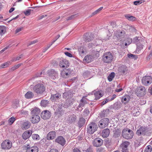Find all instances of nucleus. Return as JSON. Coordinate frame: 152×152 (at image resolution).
<instances>
[{
  "mask_svg": "<svg viewBox=\"0 0 152 152\" xmlns=\"http://www.w3.org/2000/svg\"><path fill=\"white\" fill-rule=\"evenodd\" d=\"M152 133V129L148 126H141L136 132L138 136H150Z\"/></svg>",
  "mask_w": 152,
  "mask_h": 152,
  "instance_id": "1",
  "label": "nucleus"
},
{
  "mask_svg": "<svg viewBox=\"0 0 152 152\" xmlns=\"http://www.w3.org/2000/svg\"><path fill=\"white\" fill-rule=\"evenodd\" d=\"M122 135L124 138L126 139H132L134 135L132 130L128 128L124 129L122 132Z\"/></svg>",
  "mask_w": 152,
  "mask_h": 152,
  "instance_id": "2",
  "label": "nucleus"
},
{
  "mask_svg": "<svg viewBox=\"0 0 152 152\" xmlns=\"http://www.w3.org/2000/svg\"><path fill=\"white\" fill-rule=\"evenodd\" d=\"M113 59V56L111 53L107 52L104 53L102 56L103 61L107 63H109L112 62Z\"/></svg>",
  "mask_w": 152,
  "mask_h": 152,
  "instance_id": "3",
  "label": "nucleus"
},
{
  "mask_svg": "<svg viewBox=\"0 0 152 152\" xmlns=\"http://www.w3.org/2000/svg\"><path fill=\"white\" fill-rule=\"evenodd\" d=\"M97 128V126L96 123H91L87 126V132L90 134H92L96 130Z\"/></svg>",
  "mask_w": 152,
  "mask_h": 152,
  "instance_id": "4",
  "label": "nucleus"
},
{
  "mask_svg": "<svg viewBox=\"0 0 152 152\" xmlns=\"http://www.w3.org/2000/svg\"><path fill=\"white\" fill-rule=\"evenodd\" d=\"M33 90L37 94H41L45 91V87L42 84L39 83L34 87Z\"/></svg>",
  "mask_w": 152,
  "mask_h": 152,
  "instance_id": "5",
  "label": "nucleus"
},
{
  "mask_svg": "<svg viewBox=\"0 0 152 152\" xmlns=\"http://www.w3.org/2000/svg\"><path fill=\"white\" fill-rule=\"evenodd\" d=\"M50 91L51 94L50 99L52 101H57L61 98V95L60 93H57L53 90H50Z\"/></svg>",
  "mask_w": 152,
  "mask_h": 152,
  "instance_id": "6",
  "label": "nucleus"
},
{
  "mask_svg": "<svg viewBox=\"0 0 152 152\" xmlns=\"http://www.w3.org/2000/svg\"><path fill=\"white\" fill-rule=\"evenodd\" d=\"M12 143L8 140H5L1 143V147L2 149L8 150L10 149L12 146Z\"/></svg>",
  "mask_w": 152,
  "mask_h": 152,
  "instance_id": "7",
  "label": "nucleus"
},
{
  "mask_svg": "<svg viewBox=\"0 0 152 152\" xmlns=\"http://www.w3.org/2000/svg\"><path fill=\"white\" fill-rule=\"evenodd\" d=\"M99 126L101 128H104L108 126L109 123V120L108 118H104L99 121Z\"/></svg>",
  "mask_w": 152,
  "mask_h": 152,
  "instance_id": "8",
  "label": "nucleus"
},
{
  "mask_svg": "<svg viewBox=\"0 0 152 152\" xmlns=\"http://www.w3.org/2000/svg\"><path fill=\"white\" fill-rule=\"evenodd\" d=\"M146 91V89L144 87L140 86L136 92V94L138 96L142 97L145 95Z\"/></svg>",
  "mask_w": 152,
  "mask_h": 152,
  "instance_id": "9",
  "label": "nucleus"
},
{
  "mask_svg": "<svg viewBox=\"0 0 152 152\" xmlns=\"http://www.w3.org/2000/svg\"><path fill=\"white\" fill-rule=\"evenodd\" d=\"M142 83L145 86H148L152 83V78L150 76H145L142 79Z\"/></svg>",
  "mask_w": 152,
  "mask_h": 152,
  "instance_id": "10",
  "label": "nucleus"
},
{
  "mask_svg": "<svg viewBox=\"0 0 152 152\" xmlns=\"http://www.w3.org/2000/svg\"><path fill=\"white\" fill-rule=\"evenodd\" d=\"M41 118L44 120L49 119L51 116V113L48 110H45L42 111L41 114Z\"/></svg>",
  "mask_w": 152,
  "mask_h": 152,
  "instance_id": "11",
  "label": "nucleus"
},
{
  "mask_svg": "<svg viewBox=\"0 0 152 152\" xmlns=\"http://www.w3.org/2000/svg\"><path fill=\"white\" fill-rule=\"evenodd\" d=\"M84 41L86 42H89L94 39V35L92 33H86L83 36Z\"/></svg>",
  "mask_w": 152,
  "mask_h": 152,
  "instance_id": "12",
  "label": "nucleus"
},
{
  "mask_svg": "<svg viewBox=\"0 0 152 152\" xmlns=\"http://www.w3.org/2000/svg\"><path fill=\"white\" fill-rule=\"evenodd\" d=\"M75 102V99L72 98H70L67 99L66 100L63 107L66 108H67L69 107H71L73 104Z\"/></svg>",
  "mask_w": 152,
  "mask_h": 152,
  "instance_id": "13",
  "label": "nucleus"
},
{
  "mask_svg": "<svg viewBox=\"0 0 152 152\" xmlns=\"http://www.w3.org/2000/svg\"><path fill=\"white\" fill-rule=\"evenodd\" d=\"M103 140L99 138L95 139L93 142V145L96 147H100L103 144Z\"/></svg>",
  "mask_w": 152,
  "mask_h": 152,
  "instance_id": "14",
  "label": "nucleus"
},
{
  "mask_svg": "<svg viewBox=\"0 0 152 152\" xmlns=\"http://www.w3.org/2000/svg\"><path fill=\"white\" fill-rule=\"evenodd\" d=\"M64 112L61 108L59 107L54 112V118L56 119H58L64 114Z\"/></svg>",
  "mask_w": 152,
  "mask_h": 152,
  "instance_id": "15",
  "label": "nucleus"
},
{
  "mask_svg": "<svg viewBox=\"0 0 152 152\" xmlns=\"http://www.w3.org/2000/svg\"><path fill=\"white\" fill-rule=\"evenodd\" d=\"M26 152H38V148L36 146L31 147L29 145H27L26 147Z\"/></svg>",
  "mask_w": 152,
  "mask_h": 152,
  "instance_id": "16",
  "label": "nucleus"
},
{
  "mask_svg": "<svg viewBox=\"0 0 152 152\" xmlns=\"http://www.w3.org/2000/svg\"><path fill=\"white\" fill-rule=\"evenodd\" d=\"M128 69L125 65H122L120 66L118 69V74L120 75H124L127 72Z\"/></svg>",
  "mask_w": 152,
  "mask_h": 152,
  "instance_id": "17",
  "label": "nucleus"
},
{
  "mask_svg": "<svg viewBox=\"0 0 152 152\" xmlns=\"http://www.w3.org/2000/svg\"><path fill=\"white\" fill-rule=\"evenodd\" d=\"M31 121L33 124L38 123L40 121V117L39 115H31Z\"/></svg>",
  "mask_w": 152,
  "mask_h": 152,
  "instance_id": "18",
  "label": "nucleus"
},
{
  "mask_svg": "<svg viewBox=\"0 0 152 152\" xmlns=\"http://www.w3.org/2000/svg\"><path fill=\"white\" fill-rule=\"evenodd\" d=\"M32 134V131H26L23 133L22 135V138L24 140H26L28 139L30 137L31 135Z\"/></svg>",
  "mask_w": 152,
  "mask_h": 152,
  "instance_id": "19",
  "label": "nucleus"
},
{
  "mask_svg": "<svg viewBox=\"0 0 152 152\" xmlns=\"http://www.w3.org/2000/svg\"><path fill=\"white\" fill-rule=\"evenodd\" d=\"M48 74L51 79H55L58 76V73L53 69L48 71Z\"/></svg>",
  "mask_w": 152,
  "mask_h": 152,
  "instance_id": "20",
  "label": "nucleus"
},
{
  "mask_svg": "<svg viewBox=\"0 0 152 152\" xmlns=\"http://www.w3.org/2000/svg\"><path fill=\"white\" fill-rule=\"evenodd\" d=\"M69 62L67 60L63 59L60 62L59 66L61 67L66 68L69 66Z\"/></svg>",
  "mask_w": 152,
  "mask_h": 152,
  "instance_id": "21",
  "label": "nucleus"
},
{
  "mask_svg": "<svg viewBox=\"0 0 152 152\" xmlns=\"http://www.w3.org/2000/svg\"><path fill=\"white\" fill-rule=\"evenodd\" d=\"M56 142L64 146L65 144L66 141L64 138L62 136L58 137L56 140Z\"/></svg>",
  "mask_w": 152,
  "mask_h": 152,
  "instance_id": "22",
  "label": "nucleus"
},
{
  "mask_svg": "<svg viewBox=\"0 0 152 152\" xmlns=\"http://www.w3.org/2000/svg\"><path fill=\"white\" fill-rule=\"evenodd\" d=\"M131 99L130 96L126 94L123 96L121 99V102L124 104L128 103Z\"/></svg>",
  "mask_w": 152,
  "mask_h": 152,
  "instance_id": "23",
  "label": "nucleus"
},
{
  "mask_svg": "<svg viewBox=\"0 0 152 152\" xmlns=\"http://www.w3.org/2000/svg\"><path fill=\"white\" fill-rule=\"evenodd\" d=\"M72 94L70 90L65 92L63 94V98L66 100L67 99L72 98Z\"/></svg>",
  "mask_w": 152,
  "mask_h": 152,
  "instance_id": "24",
  "label": "nucleus"
},
{
  "mask_svg": "<svg viewBox=\"0 0 152 152\" xmlns=\"http://www.w3.org/2000/svg\"><path fill=\"white\" fill-rule=\"evenodd\" d=\"M56 136V132L55 131H51L48 133L47 135V139L50 140L55 138Z\"/></svg>",
  "mask_w": 152,
  "mask_h": 152,
  "instance_id": "25",
  "label": "nucleus"
},
{
  "mask_svg": "<svg viewBox=\"0 0 152 152\" xmlns=\"http://www.w3.org/2000/svg\"><path fill=\"white\" fill-rule=\"evenodd\" d=\"M31 124L30 122L28 121H25L22 123L21 126L23 129L26 130L28 129L30 126Z\"/></svg>",
  "mask_w": 152,
  "mask_h": 152,
  "instance_id": "26",
  "label": "nucleus"
},
{
  "mask_svg": "<svg viewBox=\"0 0 152 152\" xmlns=\"http://www.w3.org/2000/svg\"><path fill=\"white\" fill-rule=\"evenodd\" d=\"M77 119L76 116L74 114L70 115L68 116L67 121L70 123L75 122Z\"/></svg>",
  "mask_w": 152,
  "mask_h": 152,
  "instance_id": "27",
  "label": "nucleus"
},
{
  "mask_svg": "<svg viewBox=\"0 0 152 152\" xmlns=\"http://www.w3.org/2000/svg\"><path fill=\"white\" fill-rule=\"evenodd\" d=\"M110 130L108 129H106L103 130L102 134V136L103 137H107L109 135Z\"/></svg>",
  "mask_w": 152,
  "mask_h": 152,
  "instance_id": "28",
  "label": "nucleus"
},
{
  "mask_svg": "<svg viewBox=\"0 0 152 152\" xmlns=\"http://www.w3.org/2000/svg\"><path fill=\"white\" fill-rule=\"evenodd\" d=\"M94 59V57L93 56L91 55H88L85 56L84 61L87 63H88L92 61Z\"/></svg>",
  "mask_w": 152,
  "mask_h": 152,
  "instance_id": "29",
  "label": "nucleus"
},
{
  "mask_svg": "<svg viewBox=\"0 0 152 152\" xmlns=\"http://www.w3.org/2000/svg\"><path fill=\"white\" fill-rule=\"evenodd\" d=\"M122 106V104L121 102H117L112 105V107L115 109H118L121 108Z\"/></svg>",
  "mask_w": 152,
  "mask_h": 152,
  "instance_id": "30",
  "label": "nucleus"
},
{
  "mask_svg": "<svg viewBox=\"0 0 152 152\" xmlns=\"http://www.w3.org/2000/svg\"><path fill=\"white\" fill-rule=\"evenodd\" d=\"M129 143L128 142H124L122 145V151L124 152V151H127V147L129 145Z\"/></svg>",
  "mask_w": 152,
  "mask_h": 152,
  "instance_id": "31",
  "label": "nucleus"
},
{
  "mask_svg": "<svg viewBox=\"0 0 152 152\" xmlns=\"http://www.w3.org/2000/svg\"><path fill=\"white\" fill-rule=\"evenodd\" d=\"M40 112V110L39 109L35 108L33 109L31 112V115H39Z\"/></svg>",
  "mask_w": 152,
  "mask_h": 152,
  "instance_id": "32",
  "label": "nucleus"
},
{
  "mask_svg": "<svg viewBox=\"0 0 152 152\" xmlns=\"http://www.w3.org/2000/svg\"><path fill=\"white\" fill-rule=\"evenodd\" d=\"M86 99H87L85 97H83L80 100L79 106H83V107L85 104L88 103L86 102Z\"/></svg>",
  "mask_w": 152,
  "mask_h": 152,
  "instance_id": "33",
  "label": "nucleus"
},
{
  "mask_svg": "<svg viewBox=\"0 0 152 152\" xmlns=\"http://www.w3.org/2000/svg\"><path fill=\"white\" fill-rule=\"evenodd\" d=\"M85 121V119L83 118L82 117L80 118L78 123V125L80 128H81L84 125Z\"/></svg>",
  "mask_w": 152,
  "mask_h": 152,
  "instance_id": "34",
  "label": "nucleus"
},
{
  "mask_svg": "<svg viewBox=\"0 0 152 152\" xmlns=\"http://www.w3.org/2000/svg\"><path fill=\"white\" fill-rule=\"evenodd\" d=\"M109 110L108 109H106L105 110H103L100 116L102 117H104L107 116V115L109 114Z\"/></svg>",
  "mask_w": 152,
  "mask_h": 152,
  "instance_id": "35",
  "label": "nucleus"
},
{
  "mask_svg": "<svg viewBox=\"0 0 152 152\" xmlns=\"http://www.w3.org/2000/svg\"><path fill=\"white\" fill-rule=\"evenodd\" d=\"M7 28L4 26H0V36H2L6 32Z\"/></svg>",
  "mask_w": 152,
  "mask_h": 152,
  "instance_id": "36",
  "label": "nucleus"
},
{
  "mask_svg": "<svg viewBox=\"0 0 152 152\" xmlns=\"http://www.w3.org/2000/svg\"><path fill=\"white\" fill-rule=\"evenodd\" d=\"M49 101L48 100H43L41 101V105L43 107H46L50 104Z\"/></svg>",
  "mask_w": 152,
  "mask_h": 152,
  "instance_id": "37",
  "label": "nucleus"
},
{
  "mask_svg": "<svg viewBox=\"0 0 152 152\" xmlns=\"http://www.w3.org/2000/svg\"><path fill=\"white\" fill-rule=\"evenodd\" d=\"M34 96L33 93L30 91H28L25 94V97L27 99H31Z\"/></svg>",
  "mask_w": 152,
  "mask_h": 152,
  "instance_id": "38",
  "label": "nucleus"
},
{
  "mask_svg": "<svg viewBox=\"0 0 152 152\" xmlns=\"http://www.w3.org/2000/svg\"><path fill=\"white\" fill-rule=\"evenodd\" d=\"M94 95L95 97V99L96 100L99 99L103 96V95L99 91H98L95 92Z\"/></svg>",
  "mask_w": 152,
  "mask_h": 152,
  "instance_id": "39",
  "label": "nucleus"
},
{
  "mask_svg": "<svg viewBox=\"0 0 152 152\" xmlns=\"http://www.w3.org/2000/svg\"><path fill=\"white\" fill-rule=\"evenodd\" d=\"M61 75L62 77L65 78H68L69 77V74L65 71H62L61 72Z\"/></svg>",
  "mask_w": 152,
  "mask_h": 152,
  "instance_id": "40",
  "label": "nucleus"
},
{
  "mask_svg": "<svg viewBox=\"0 0 152 152\" xmlns=\"http://www.w3.org/2000/svg\"><path fill=\"white\" fill-rule=\"evenodd\" d=\"M125 33L124 31H118L117 34V37L118 38L121 39L124 37L125 35Z\"/></svg>",
  "mask_w": 152,
  "mask_h": 152,
  "instance_id": "41",
  "label": "nucleus"
},
{
  "mask_svg": "<svg viewBox=\"0 0 152 152\" xmlns=\"http://www.w3.org/2000/svg\"><path fill=\"white\" fill-rule=\"evenodd\" d=\"M125 17L129 20L133 21L136 20V18L133 16L130 15H125Z\"/></svg>",
  "mask_w": 152,
  "mask_h": 152,
  "instance_id": "42",
  "label": "nucleus"
},
{
  "mask_svg": "<svg viewBox=\"0 0 152 152\" xmlns=\"http://www.w3.org/2000/svg\"><path fill=\"white\" fill-rule=\"evenodd\" d=\"M115 73L114 72H111L108 77V79L109 81V82L112 81L113 79L115 77Z\"/></svg>",
  "mask_w": 152,
  "mask_h": 152,
  "instance_id": "43",
  "label": "nucleus"
},
{
  "mask_svg": "<svg viewBox=\"0 0 152 152\" xmlns=\"http://www.w3.org/2000/svg\"><path fill=\"white\" fill-rule=\"evenodd\" d=\"M15 120V118L12 117L9 119L8 121V123L10 125H11L13 123Z\"/></svg>",
  "mask_w": 152,
  "mask_h": 152,
  "instance_id": "44",
  "label": "nucleus"
},
{
  "mask_svg": "<svg viewBox=\"0 0 152 152\" xmlns=\"http://www.w3.org/2000/svg\"><path fill=\"white\" fill-rule=\"evenodd\" d=\"M10 65V62H7L1 64L0 66V68H4Z\"/></svg>",
  "mask_w": 152,
  "mask_h": 152,
  "instance_id": "45",
  "label": "nucleus"
},
{
  "mask_svg": "<svg viewBox=\"0 0 152 152\" xmlns=\"http://www.w3.org/2000/svg\"><path fill=\"white\" fill-rule=\"evenodd\" d=\"M31 137L34 140H39L40 139L39 136L38 134H33L32 135Z\"/></svg>",
  "mask_w": 152,
  "mask_h": 152,
  "instance_id": "46",
  "label": "nucleus"
},
{
  "mask_svg": "<svg viewBox=\"0 0 152 152\" xmlns=\"http://www.w3.org/2000/svg\"><path fill=\"white\" fill-rule=\"evenodd\" d=\"M84 117H87L90 113V111L87 108L85 109L83 112Z\"/></svg>",
  "mask_w": 152,
  "mask_h": 152,
  "instance_id": "47",
  "label": "nucleus"
},
{
  "mask_svg": "<svg viewBox=\"0 0 152 152\" xmlns=\"http://www.w3.org/2000/svg\"><path fill=\"white\" fill-rule=\"evenodd\" d=\"M128 56L129 58L134 59V60H135L137 58V56L136 55L131 53L128 54Z\"/></svg>",
  "mask_w": 152,
  "mask_h": 152,
  "instance_id": "48",
  "label": "nucleus"
},
{
  "mask_svg": "<svg viewBox=\"0 0 152 152\" xmlns=\"http://www.w3.org/2000/svg\"><path fill=\"white\" fill-rule=\"evenodd\" d=\"M151 145H148L145 148L144 150V152H151Z\"/></svg>",
  "mask_w": 152,
  "mask_h": 152,
  "instance_id": "49",
  "label": "nucleus"
},
{
  "mask_svg": "<svg viewBox=\"0 0 152 152\" xmlns=\"http://www.w3.org/2000/svg\"><path fill=\"white\" fill-rule=\"evenodd\" d=\"M105 151L104 148L102 147L97 148L96 149V152H105Z\"/></svg>",
  "mask_w": 152,
  "mask_h": 152,
  "instance_id": "50",
  "label": "nucleus"
},
{
  "mask_svg": "<svg viewBox=\"0 0 152 152\" xmlns=\"http://www.w3.org/2000/svg\"><path fill=\"white\" fill-rule=\"evenodd\" d=\"M120 135V133L118 132H115L113 134V137L114 138H117L119 137Z\"/></svg>",
  "mask_w": 152,
  "mask_h": 152,
  "instance_id": "51",
  "label": "nucleus"
},
{
  "mask_svg": "<svg viewBox=\"0 0 152 152\" xmlns=\"http://www.w3.org/2000/svg\"><path fill=\"white\" fill-rule=\"evenodd\" d=\"M77 15V14H76L72 15L71 16L67 18L66 19V20H68L73 19L77 17L78 16Z\"/></svg>",
  "mask_w": 152,
  "mask_h": 152,
  "instance_id": "52",
  "label": "nucleus"
},
{
  "mask_svg": "<svg viewBox=\"0 0 152 152\" xmlns=\"http://www.w3.org/2000/svg\"><path fill=\"white\" fill-rule=\"evenodd\" d=\"M23 56V55L22 54L21 55H20V56H18L17 57H16L15 58H14V59H13L12 60V61H18V60H20L21 58Z\"/></svg>",
  "mask_w": 152,
  "mask_h": 152,
  "instance_id": "53",
  "label": "nucleus"
},
{
  "mask_svg": "<svg viewBox=\"0 0 152 152\" xmlns=\"http://www.w3.org/2000/svg\"><path fill=\"white\" fill-rule=\"evenodd\" d=\"M137 110V109H134V110H133L132 111V112L133 113V114L134 115L137 116L138 115H139L140 113L138 111H136V110Z\"/></svg>",
  "mask_w": 152,
  "mask_h": 152,
  "instance_id": "54",
  "label": "nucleus"
},
{
  "mask_svg": "<svg viewBox=\"0 0 152 152\" xmlns=\"http://www.w3.org/2000/svg\"><path fill=\"white\" fill-rule=\"evenodd\" d=\"M85 151L86 152H93V148L92 146H89L86 150Z\"/></svg>",
  "mask_w": 152,
  "mask_h": 152,
  "instance_id": "55",
  "label": "nucleus"
},
{
  "mask_svg": "<svg viewBox=\"0 0 152 152\" xmlns=\"http://www.w3.org/2000/svg\"><path fill=\"white\" fill-rule=\"evenodd\" d=\"M78 50L80 54H83L85 51V50H84L83 48V47L80 48L78 49Z\"/></svg>",
  "mask_w": 152,
  "mask_h": 152,
  "instance_id": "56",
  "label": "nucleus"
},
{
  "mask_svg": "<svg viewBox=\"0 0 152 152\" xmlns=\"http://www.w3.org/2000/svg\"><path fill=\"white\" fill-rule=\"evenodd\" d=\"M13 107L15 108H16L19 106V102L18 101H15L13 104Z\"/></svg>",
  "mask_w": 152,
  "mask_h": 152,
  "instance_id": "57",
  "label": "nucleus"
},
{
  "mask_svg": "<svg viewBox=\"0 0 152 152\" xmlns=\"http://www.w3.org/2000/svg\"><path fill=\"white\" fill-rule=\"evenodd\" d=\"M31 11V10L29 9L28 10L26 11H24V13L26 15L28 16L30 14Z\"/></svg>",
  "mask_w": 152,
  "mask_h": 152,
  "instance_id": "58",
  "label": "nucleus"
},
{
  "mask_svg": "<svg viewBox=\"0 0 152 152\" xmlns=\"http://www.w3.org/2000/svg\"><path fill=\"white\" fill-rule=\"evenodd\" d=\"M143 48V45H142L140 44L137 47V50L138 51H139Z\"/></svg>",
  "mask_w": 152,
  "mask_h": 152,
  "instance_id": "59",
  "label": "nucleus"
},
{
  "mask_svg": "<svg viewBox=\"0 0 152 152\" xmlns=\"http://www.w3.org/2000/svg\"><path fill=\"white\" fill-rule=\"evenodd\" d=\"M110 100L109 99H106L104 101L102 102L101 103V105H103L107 103Z\"/></svg>",
  "mask_w": 152,
  "mask_h": 152,
  "instance_id": "60",
  "label": "nucleus"
},
{
  "mask_svg": "<svg viewBox=\"0 0 152 152\" xmlns=\"http://www.w3.org/2000/svg\"><path fill=\"white\" fill-rule=\"evenodd\" d=\"M73 152H81V151L79 148L75 147L73 150Z\"/></svg>",
  "mask_w": 152,
  "mask_h": 152,
  "instance_id": "61",
  "label": "nucleus"
},
{
  "mask_svg": "<svg viewBox=\"0 0 152 152\" xmlns=\"http://www.w3.org/2000/svg\"><path fill=\"white\" fill-rule=\"evenodd\" d=\"M90 74V72L88 71H86L83 73V75L84 76L86 75H87V77H89Z\"/></svg>",
  "mask_w": 152,
  "mask_h": 152,
  "instance_id": "62",
  "label": "nucleus"
},
{
  "mask_svg": "<svg viewBox=\"0 0 152 152\" xmlns=\"http://www.w3.org/2000/svg\"><path fill=\"white\" fill-rule=\"evenodd\" d=\"M83 106H80L79 104L77 106L76 110L78 111H81L83 110Z\"/></svg>",
  "mask_w": 152,
  "mask_h": 152,
  "instance_id": "63",
  "label": "nucleus"
},
{
  "mask_svg": "<svg viewBox=\"0 0 152 152\" xmlns=\"http://www.w3.org/2000/svg\"><path fill=\"white\" fill-rule=\"evenodd\" d=\"M142 3L140 1H135L134 2V4L135 5H138Z\"/></svg>",
  "mask_w": 152,
  "mask_h": 152,
  "instance_id": "64",
  "label": "nucleus"
}]
</instances>
